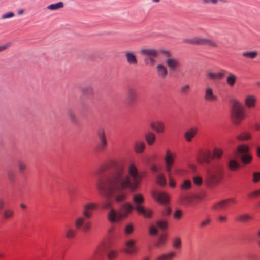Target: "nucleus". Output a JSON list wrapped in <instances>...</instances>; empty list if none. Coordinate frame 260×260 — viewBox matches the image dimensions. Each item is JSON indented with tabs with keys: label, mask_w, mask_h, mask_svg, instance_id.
I'll return each instance as SVG.
<instances>
[{
	"label": "nucleus",
	"mask_w": 260,
	"mask_h": 260,
	"mask_svg": "<svg viewBox=\"0 0 260 260\" xmlns=\"http://www.w3.org/2000/svg\"><path fill=\"white\" fill-rule=\"evenodd\" d=\"M194 197L188 195H182L180 198V201L183 205H191L193 204Z\"/></svg>",
	"instance_id": "32"
},
{
	"label": "nucleus",
	"mask_w": 260,
	"mask_h": 260,
	"mask_svg": "<svg viewBox=\"0 0 260 260\" xmlns=\"http://www.w3.org/2000/svg\"><path fill=\"white\" fill-rule=\"evenodd\" d=\"M14 16V14L13 12H9L6 13L2 16V18L3 19L12 18Z\"/></svg>",
	"instance_id": "58"
},
{
	"label": "nucleus",
	"mask_w": 260,
	"mask_h": 260,
	"mask_svg": "<svg viewBox=\"0 0 260 260\" xmlns=\"http://www.w3.org/2000/svg\"><path fill=\"white\" fill-rule=\"evenodd\" d=\"M182 243L180 238L175 237L172 241V246L176 250H179L181 248Z\"/></svg>",
	"instance_id": "40"
},
{
	"label": "nucleus",
	"mask_w": 260,
	"mask_h": 260,
	"mask_svg": "<svg viewBox=\"0 0 260 260\" xmlns=\"http://www.w3.org/2000/svg\"><path fill=\"white\" fill-rule=\"evenodd\" d=\"M150 126L157 133H162L164 131L165 125L162 121H157L155 122H152L150 123Z\"/></svg>",
	"instance_id": "25"
},
{
	"label": "nucleus",
	"mask_w": 260,
	"mask_h": 260,
	"mask_svg": "<svg viewBox=\"0 0 260 260\" xmlns=\"http://www.w3.org/2000/svg\"><path fill=\"white\" fill-rule=\"evenodd\" d=\"M18 168L21 173H23L27 168V164L25 162L20 160L18 162Z\"/></svg>",
	"instance_id": "47"
},
{
	"label": "nucleus",
	"mask_w": 260,
	"mask_h": 260,
	"mask_svg": "<svg viewBox=\"0 0 260 260\" xmlns=\"http://www.w3.org/2000/svg\"><path fill=\"white\" fill-rule=\"evenodd\" d=\"M134 230V227L132 224H128L125 228V232L127 234H131Z\"/></svg>",
	"instance_id": "56"
},
{
	"label": "nucleus",
	"mask_w": 260,
	"mask_h": 260,
	"mask_svg": "<svg viewBox=\"0 0 260 260\" xmlns=\"http://www.w3.org/2000/svg\"><path fill=\"white\" fill-rule=\"evenodd\" d=\"M242 55L248 59H254L258 55V52L256 50L252 51H245L242 52Z\"/></svg>",
	"instance_id": "38"
},
{
	"label": "nucleus",
	"mask_w": 260,
	"mask_h": 260,
	"mask_svg": "<svg viewBox=\"0 0 260 260\" xmlns=\"http://www.w3.org/2000/svg\"><path fill=\"white\" fill-rule=\"evenodd\" d=\"M182 216V212L181 211L178 210L175 211L174 213V218L176 220L181 219Z\"/></svg>",
	"instance_id": "54"
},
{
	"label": "nucleus",
	"mask_w": 260,
	"mask_h": 260,
	"mask_svg": "<svg viewBox=\"0 0 260 260\" xmlns=\"http://www.w3.org/2000/svg\"><path fill=\"white\" fill-rule=\"evenodd\" d=\"M260 196V189L255 190L249 194L250 197H256Z\"/></svg>",
	"instance_id": "59"
},
{
	"label": "nucleus",
	"mask_w": 260,
	"mask_h": 260,
	"mask_svg": "<svg viewBox=\"0 0 260 260\" xmlns=\"http://www.w3.org/2000/svg\"><path fill=\"white\" fill-rule=\"evenodd\" d=\"M231 117L235 124H239L245 119L246 115L243 108L239 103H235L234 104L231 111Z\"/></svg>",
	"instance_id": "6"
},
{
	"label": "nucleus",
	"mask_w": 260,
	"mask_h": 260,
	"mask_svg": "<svg viewBox=\"0 0 260 260\" xmlns=\"http://www.w3.org/2000/svg\"><path fill=\"white\" fill-rule=\"evenodd\" d=\"M237 152L241 162L244 165L250 163L252 160V156L249 152V148L246 145L242 144L237 146Z\"/></svg>",
	"instance_id": "7"
},
{
	"label": "nucleus",
	"mask_w": 260,
	"mask_h": 260,
	"mask_svg": "<svg viewBox=\"0 0 260 260\" xmlns=\"http://www.w3.org/2000/svg\"><path fill=\"white\" fill-rule=\"evenodd\" d=\"M145 140L148 145H152L155 142L156 136L153 132H148L145 136Z\"/></svg>",
	"instance_id": "37"
},
{
	"label": "nucleus",
	"mask_w": 260,
	"mask_h": 260,
	"mask_svg": "<svg viewBox=\"0 0 260 260\" xmlns=\"http://www.w3.org/2000/svg\"><path fill=\"white\" fill-rule=\"evenodd\" d=\"M252 138L251 133L248 131H244L237 136V138L241 141H247Z\"/></svg>",
	"instance_id": "34"
},
{
	"label": "nucleus",
	"mask_w": 260,
	"mask_h": 260,
	"mask_svg": "<svg viewBox=\"0 0 260 260\" xmlns=\"http://www.w3.org/2000/svg\"><path fill=\"white\" fill-rule=\"evenodd\" d=\"M133 201L134 204L135 209L140 214L147 218L151 217L152 212L149 209H146L142 204L144 202V198L142 194L136 193L132 196Z\"/></svg>",
	"instance_id": "4"
},
{
	"label": "nucleus",
	"mask_w": 260,
	"mask_h": 260,
	"mask_svg": "<svg viewBox=\"0 0 260 260\" xmlns=\"http://www.w3.org/2000/svg\"><path fill=\"white\" fill-rule=\"evenodd\" d=\"M14 215V211L11 208H6L2 213V217L4 220H9Z\"/></svg>",
	"instance_id": "30"
},
{
	"label": "nucleus",
	"mask_w": 260,
	"mask_h": 260,
	"mask_svg": "<svg viewBox=\"0 0 260 260\" xmlns=\"http://www.w3.org/2000/svg\"><path fill=\"white\" fill-rule=\"evenodd\" d=\"M156 72L158 77L162 79L166 78L168 73L167 67L162 63L156 65Z\"/></svg>",
	"instance_id": "20"
},
{
	"label": "nucleus",
	"mask_w": 260,
	"mask_h": 260,
	"mask_svg": "<svg viewBox=\"0 0 260 260\" xmlns=\"http://www.w3.org/2000/svg\"><path fill=\"white\" fill-rule=\"evenodd\" d=\"M82 92L85 96H92L94 94L93 88L91 85H87L82 89Z\"/></svg>",
	"instance_id": "36"
},
{
	"label": "nucleus",
	"mask_w": 260,
	"mask_h": 260,
	"mask_svg": "<svg viewBox=\"0 0 260 260\" xmlns=\"http://www.w3.org/2000/svg\"><path fill=\"white\" fill-rule=\"evenodd\" d=\"M236 203V201L234 198H229L222 200L215 204L213 207V209L215 211H219L225 209L229 204H235Z\"/></svg>",
	"instance_id": "14"
},
{
	"label": "nucleus",
	"mask_w": 260,
	"mask_h": 260,
	"mask_svg": "<svg viewBox=\"0 0 260 260\" xmlns=\"http://www.w3.org/2000/svg\"><path fill=\"white\" fill-rule=\"evenodd\" d=\"M97 134L99 139L98 149L100 151H104L108 144L105 130L103 128H100L98 131Z\"/></svg>",
	"instance_id": "12"
},
{
	"label": "nucleus",
	"mask_w": 260,
	"mask_h": 260,
	"mask_svg": "<svg viewBox=\"0 0 260 260\" xmlns=\"http://www.w3.org/2000/svg\"><path fill=\"white\" fill-rule=\"evenodd\" d=\"M256 98L252 94L247 95L245 98V104L248 108H254L255 106Z\"/></svg>",
	"instance_id": "24"
},
{
	"label": "nucleus",
	"mask_w": 260,
	"mask_h": 260,
	"mask_svg": "<svg viewBox=\"0 0 260 260\" xmlns=\"http://www.w3.org/2000/svg\"><path fill=\"white\" fill-rule=\"evenodd\" d=\"M76 234V230L70 226L68 227L65 230V237L68 239H73L75 237Z\"/></svg>",
	"instance_id": "35"
},
{
	"label": "nucleus",
	"mask_w": 260,
	"mask_h": 260,
	"mask_svg": "<svg viewBox=\"0 0 260 260\" xmlns=\"http://www.w3.org/2000/svg\"><path fill=\"white\" fill-rule=\"evenodd\" d=\"M252 181L253 183H257L260 181V173L255 172L252 174Z\"/></svg>",
	"instance_id": "51"
},
{
	"label": "nucleus",
	"mask_w": 260,
	"mask_h": 260,
	"mask_svg": "<svg viewBox=\"0 0 260 260\" xmlns=\"http://www.w3.org/2000/svg\"><path fill=\"white\" fill-rule=\"evenodd\" d=\"M155 181L161 186H165L167 183V179L162 173H158L155 175Z\"/></svg>",
	"instance_id": "29"
},
{
	"label": "nucleus",
	"mask_w": 260,
	"mask_h": 260,
	"mask_svg": "<svg viewBox=\"0 0 260 260\" xmlns=\"http://www.w3.org/2000/svg\"><path fill=\"white\" fill-rule=\"evenodd\" d=\"M142 178V174L134 164L128 165L127 171L120 165L104 178L99 180L95 186L101 195L108 198L113 197L116 202L121 203L127 197L123 191L127 189L132 192L136 191Z\"/></svg>",
	"instance_id": "1"
},
{
	"label": "nucleus",
	"mask_w": 260,
	"mask_h": 260,
	"mask_svg": "<svg viewBox=\"0 0 260 260\" xmlns=\"http://www.w3.org/2000/svg\"><path fill=\"white\" fill-rule=\"evenodd\" d=\"M160 52L165 55L167 58L171 57V54L170 51L165 50H160Z\"/></svg>",
	"instance_id": "60"
},
{
	"label": "nucleus",
	"mask_w": 260,
	"mask_h": 260,
	"mask_svg": "<svg viewBox=\"0 0 260 260\" xmlns=\"http://www.w3.org/2000/svg\"><path fill=\"white\" fill-rule=\"evenodd\" d=\"M176 256V253L174 251H170L168 253H164L158 256L157 260H173Z\"/></svg>",
	"instance_id": "31"
},
{
	"label": "nucleus",
	"mask_w": 260,
	"mask_h": 260,
	"mask_svg": "<svg viewBox=\"0 0 260 260\" xmlns=\"http://www.w3.org/2000/svg\"><path fill=\"white\" fill-rule=\"evenodd\" d=\"M202 45H208L213 47H218V46L217 43L215 41L206 38H203Z\"/></svg>",
	"instance_id": "41"
},
{
	"label": "nucleus",
	"mask_w": 260,
	"mask_h": 260,
	"mask_svg": "<svg viewBox=\"0 0 260 260\" xmlns=\"http://www.w3.org/2000/svg\"><path fill=\"white\" fill-rule=\"evenodd\" d=\"M124 56L126 62L129 65L135 66L138 64V60L134 52L129 50L126 51L124 52Z\"/></svg>",
	"instance_id": "16"
},
{
	"label": "nucleus",
	"mask_w": 260,
	"mask_h": 260,
	"mask_svg": "<svg viewBox=\"0 0 260 260\" xmlns=\"http://www.w3.org/2000/svg\"><path fill=\"white\" fill-rule=\"evenodd\" d=\"M5 206V201L4 199L0 198V211H1Z\"/></svg>",
	"instance_id": "61"
},
{
	"label": "nucleus",
	"mask_w": 260,
	"mask_h": 260,
	"mask_svg": "<svg viewBox=\"0 0 260 260\" xmlns=\"http://www.w3.org/2000/svg\"><path fill=\"white\" fill-rule=\"evenodd\" d=\"M193 181L196 185L200 186L202 184L203 180L201 177L197 176L193 177Z\"/></svg>",
	"instance_id": "52"
},
{
	"label": "nucleus",
	"mask_w": 260,
	"mask_h": 260,
	"mask_svg": "<svg viewBox=\"0 0 260 260\" xmlns=\"http://www.w3.org/2000/svg\"><path fill=\"white\" fill-rule=\"evenodd\" d=\"M223 169L221 166L216 165L207 171L205 184L210 187H215L219 184L222 179Z\"/></svg>",
	"instance_id": "2"
},
{
	"label": "nucleus",
	"mask_w": 260,
	"mask_h": 260,
	"mask_svg": "<svg viewBox=\"0 0 260 260\" xmlns=\"http://www.w3.org/2000/svg\"><path fill=\"white\" fill-rule=\"evenodd\" d=\"M211 152L208 151L202 152L198 157V161L203 162L204 161L209 163L210 161Z\"/></svg>",
	"instance_id": "28"
},
{
	"label": "nucleus",
	"mask_w": 260,
	"mask_h": 260,
	"mask_svg": "<svg viewBox=\"0 0 260 260\" xmlns=\"http://www.w3.org/2000/svg\"><path fill=\"white\" fill-rule=\"evenodd\" d=\"M197 133L198 128L197 127L189 128L184 133V135L185 140L188 142H191Z\"/></svg>",
	"instance_id": "23"
},
{
	"label": "nucleus",
	"mask_w": 260,
	"mask_h": 260,
	"mask_svg": "<svg viewBox=\"0 0 260 260\" xmlns=\"http://www.w3.org/2000/svg\"><path fill=\"white\" fill-rule=\"evenodd\" d=\"M146 147V144L143 141H137L134 146V150L136 153H142Z\"/></svg>",
	"instance_id": "33"
},
{
	"label": "nucleus",
	"mask_w": 260,
	"mask_h": 260,
	"mask_svg": "<svg viewBox=\"0 0 260 260\" xmlns=\"http://www.w3.org/2000/svg\"><path fill=\"white\" fill-rule=\"evenodd\" d=\"M190 90V86L188 84H185L182 86L180 89V92L183 94H188Z\"/></svg>",
	"instance_id": "49"
},
{
	"label": "nucleus",
	"mask_w": 260,
	"mask_h": 260,
	"mask_svg": "<svg viewBox=\"0 0 260 260\" xmlns=\"http://www.w3.org/2000/svg\"><path fill=\"white\" fill-rule=\"evenodd\" d=\"M102 208L110 210L108 214V220L111 222H115L116 211L113 208V203L107 200L103 203Z\"/></svg>",
	"instance_id": "11"
},
{
	"label": "nucleus",
	"mask_w": 260,
	"mask_h": 260,
	"mask_svg": "<svg viewBox=\"0 0 260 260\" xmlns=\"http://www.w3.org/2000/svg\"><path fill=\"white\" fill-rule=\"evenodd\" d=\"M167 241V236L166 234H161L159 236L155 244L157 248H162L165 246Z\"/></svg>",
	"instance_id": "27"
},
{
	"label": "nucleus",
	"mask_w": 260,
	"mask_h": 260,
	"mask_svg": "<svg viewBox=\"0 0 260 260\" xmlns=\"http://www.w3.org/2000/svg\"><path fill=\"white\" fill-rule=\"evenodd\" d=\"M218 219L219 221L221 222H225L227 220V218L225 216H219Z\"/></svg>",
	"instance_id": "63"
},
{
	"label": "nucleus",
	"mask_w": 260,
	"mask_h": 260,
	"mask_svg": "<svg viewBox=\"0 0 260 260\" xmlns=\"http://www.w3.org/2000/svg\"><path fill=\"white\" fill-rule=\"evenodd\" d=\"M87 218L82 216L78 217L75 220V226L77 230H82L84 232L88 231L91 228V223L86 220Z\"/></svg>",
	"instance_id": "9"
},
{
	"label": "nucleus",
	"mask_w": 260,
	"mask_h": 260,
	"mask_svg": "<svg viewBox=\"0 0 260 260\" xmlns=\"http://www.w3.org/2000/svg\"><path fill=\"white\" fill-rule=\"evenodd\" d=\"M203 38L196 37L187 40L186 42L191 44L202 45Z\"/></svg>",
	"instance_id": "45"
},
{
	"label": "nucleus",
	"mask_w": 260,
	"mask_h": 260,
	"mask_svg": "<svg viewBox=\"0 0 260 260\" xmlns=\"http://www.w3.org/2000/svg\"><path fill=\"white\" fill-rule=\"evenodd\" d=\"M176 157V154L175 153L172 152L169 149H167L166 150L165 154L164 156L165 169L168 173L169 179V185L171 187H174L176 185L175 182L172 178L171 175V172L173 165L175 162Z\"/></svg>",
	"instance_id": "3"
},
{
	"label": "nucleus",
	"mask_w": 260,
	"mask_h": 260,
	"mask_svg": "<svg viewBox=\"0 0 260 260\" xmlns=\"http://www.w3.org/2000/svg\"><path fill=\"white\" fill-rule=\"evenodd\" d=\"M168 228L167 221L160 220L156 221L155 225H152L149 229V233L152 236H156L158 234V230L164 231Z\"/></svg>",
	"instance_id": "10"
},
{
	"label": "nucleus",
	"mask_w": 260,
	"mask_h": 260,
	"mask_svg": "<svg viewBox=\"0 0 260 260\" xmlns=\"http://www.w3.org/2000/svg\"><path fill=\"white\" fill-rule=\"evenodd\" d=\"M127 102L129 104H133L138 98V94L136 90L132 88H128L127 92Z\"/></svg>",
	"instance_id": "22"
},
{
	"label": "nucleus",
	"mask_w": 260,
	"mask_h": 260,
	"mask_svg": "<svg viewBox=\"0 0 260 260\" xmlns=\"http://www.w3.org/2000/svg\"><path fill=\"white\" fill-rule=\"evenodd\" d=\"M135 209L134 207L128 203L123 204L119 212H116L115 222L119 221L121 219L126 218Z\"/></svg>",
	"instance_id": "8"
},
{
	"label": "nucleus",
	"mask_w": 260,
	"mask_h": 260,
	"mask_svg": "<svg viewBox=\"0 0 260 260\" xmlns=\"http://www.w3.org/2000/svg\"><path fill=\"white\" fill-rule=\"evenodd\" d=\"M211 220L209 218H206L203 220L200 224V226L202 228H205L210 224Z\"/></svg>",
	"instance_id": "55"
},
{
	"label": "nucleus",
	"mask_w": 260,
	"mask_h": 260,
	"mask_svg": "<svg viewBox=\"0 0 260 260\" xmlns=\"http://www.w3.org/2000/svg\"><path fill=\"white\" fill-rule=\"evenodd\" d=\"M227 71L224 69H220L217 73L211 71H208L207 73V77L210 80H221L223 78Z\"/></svg>",
	"instance_id": "18"
},
{
	"label": "nucleus",
	"mask_w": 260,
	"mask_h": 260,
	"mask_svg": "<svg viewBox=\"0 0 260 260\" xmlns=\"http://www.w3.org/2000/svg\"><path fill=\"white\" fill-rule=\"evenodd\" d=\"M140 53L145 57L144 59L145 63L151 66H153L156 63V59L159 55V51L152 48H142L140 50Z\"/></svg>",
	"instance_id": "5"
},
{
	"label": "nucleus",
	"mask_w": 260,
	"mask_h": 260,
	"mask_svg": "<svg viewBox=\"0 0 260 260\" xmlns=\"http://www.w3.org/2000/svg\"><path fill=\"white\" fill-rule=\"evenodd\" d=\"M152 194L153 197L159 203L166 204L169 201L168 195L164 192L154 191Z\"/></svg>",
	"instance_id": "17"
},
{
	"label": "nucleus",
	"mask_w": 260,
	"mask_h": 260,
	"mask_svg": "<svg viewBox=\"0 0 260 260\" xmlns=\"http://www.w3.org/2000/svg\"><path fill=\"white\" fill-rule=\"evenodd\" d=\"M136 241L133 239H130L125 241L124 252L129 255H133L138 252V249L136 246Z\"/></svg>",
	"instance_id": "13"
},
{
	"label": "nucleus",
	"mask_w": 260,
	"mask_h": 260,
	"mask_svg": "<svg viewBox=\"0 0 260 260\" xmlns=\"http://www.w3.org/2000/svg\"><path fill=\"white\" fill-rule=\"evenodd\" d=\"M15 173L12 170H9L7 172V176L9 180L11 182H14L15 180Z\"/></svg>",
	"instance_id": "50"
},
{
	"label": "nucleus",
	"mask_w": 260,
	"mask_h": 260,
	"mask_svg": "<svg viewBox=\"0 0 260 260\" xmlns=\"http://www.w3.org/2000/svg\"><path fill=\"white\" fill-rule=\"evenodd\" d=\"M256 154L257 156L260 158V146H258L256 148Z\"/></svg>",
	"instance_id": "64"
},
{
	"label": "nucleus",
	"mask_w": 260,
	"mask_h": 260,
	"mask_svg": "<svg viewBox=\"0 0 260 260\" xmlns=\"http://www.w3.org/2000/svg\"><path fill=\"white\" fill-rule=\"evenodd\" d=\"M222 151L221 150L218 149H216L214 150V157H215L217 158H220L221 157V156H222Z\"/></svg>",
	"instance_id": "57"
},
{
	"label": "nucleus",
	"mask_w": 260,
	"mask_h": 260,
	"mask_svg": "<svg viewBox=\"0 0 260 260\" xmlns=\"http://www.w3.org/2000/svg\"><path fill=\"white\" fill-rule=\"evenodd\" d=\"M63 7V3L62 2H59L55 4H52L48 5L47 8L51 10H56Z\"/></svg>",
	"instance_id": "42"
},
{
	"label": "nucleus",
	"mask_w": 260,
	"mask_h": 260,
	"mask_svg": "<svg viewBox=\"0 0 260 260\" xmlns=\"http://www.w3.org/2000/svg\"><path fill=\"white\" fill-rule=\"evenodd\" d=\"M204 99L208 102H214L217 100V96L214 93L212 88L207 86L205 89Z\"/></svg>",
	"instance_id": "19"
},
{
	"label": "nucleus",
	"mask_w": 260,
	"mask_h": 260,
	"mask_svg": "<svg viewBox=\"0 0 260 260\" xmlns=\"http://www.w3.org/2000/svg\"><path fill=\"white\" fill-rule=\"evenodd\" d=\"M252 219V217L249 214H241L236 217V220L239 222H246Z\"/></svg>",
	"instance_id": "39"
},
{
	"label": "nucleus",
	"mask_w": 260,
	"mask_h": 260,
	"mask_svg": "<svg viewBox=\"0 0 260 260\" xmlns=\"http://www.w3.org/2000/svg\"><path fill=\"white\" fill-rule=\"evenodd\" d=\"M10 46V44H7L5 45L0 46V52L6 50L9 46Z\"/></svg>",
	"instance_id": "62"
},
{
	"label": "nucleus",
	"mask_w": 260,
	"mask_h": 260,
	"mask_svg": "<svg viewBox=\"0 0 260 260\" xmlns=\"http://www.w3.org/2000/svg\"><path fill=\"white\" fill-rule=\"evenodd\" d=\"M192 184L188 180H185L180 186V188L182 190H188L191 189Z\"/></svg>",
	"instance_id": "44"
},
{
	"label": "nucleus",
	"mask_w": 260,
	"mask_h": 260,
	"mask_svg": "<svg viewBox=\"0 0 260 260\" xmlns=\"http://www.w3.org/2000/svg\"><path fill=\"white\" fill-rule=\"evenodd\" d=\"M118 255V252L114 250H110L107 254V257L109 259L113 260L116 258Z\"/></svg>",
	"instance_id": "48"
},
{
	"label": "nucleus",
	"mask_w": 260,
	"mask_h": 260,
	"mask_svg": "<svg viewBox=\"0 0 260 260\" xmlns=\"http://www.w3.org/2000/svg\"><path fill=\"white\" fill-rule=\"evenodd\" d=\"M229 168L231 171H236L238 170L240 167L239 164L235 160H231L228 164Z\"/></svg>",
	"instance_id": "43"
},
{
	"label": "nucleus",
	"mask_w": 260,
	"mask_h": 260,
	"mask_svg": "<svg viewBox=\"0 0 260 260\" xmlns=\"http://www.w3.org/2000/svg\"><path fill=\"white\" fill-rule=\"evenodd\" d=\"M165 62L170 70L174 71L179 66V60L172 57L167 58Z\"/></svg>",
	"instance_id": "21"
},
{
	"label": "nucleus",
	"mask_w": 260,
	"mask_h": 260,
	"mask_svg": "<svg viewBox=\"0 0 260 260\" xmlns=\"http://www.w3.org/2000/svg\"><path fill=\"white\" fill-rule=\"evenodd\" d=\"M98 208V205L93 202H89L85 204L83 206L82 215L89 219L92 216L91 211Z\"/></svg>",
	"instance_id": "15"
},
{
	"label": "nucleus",
	"mask_w": 260,
	"mask_h": 260,
	"mask_svg": "<svg viewBox=\"0 0 260 260\" xmlns=\"http://www.w3.org/2000/svg\"><path fill=\"white\" fill-rule=\"evenodd\" d=\"M106 245L105 244H102L100 245L94 252V254L96 256H101L104 253L106 250Z\"/></svg>",
	"instance_id": "46"
},
{
	"label": "nucleus",
	"mask_w": 260,
	"mask_h": 260,
	"mask_svg": "<svg viewBox=\"0 0 260 260\" xmlns=\"http://www.w3.org/2000/svg\"><path fill=\"white\" fill-rule=\"evenodd\" d=\"M226 74H227L226 83L230 87H232L235 85L237 81V76L232 72H227Z\"/></svg>",
	"instance_id": "26"
},
{
	"label": "nucleus",
	"mask_w": 260,
	"mask_h": 260,
	"mask_svg": "<svg viewBox=\"0 0 260 260\" xmlns=\"http://www.w3.org/2000/svg\"><path fill=\"white\" fill-rule=\"evenodd\" d=\"M68 116L70 119L73 122H76L77 121V117L75 114L72 111H70L68 112Z\"/></svg>",
	"instance_id": "53"
}]
</instances>
